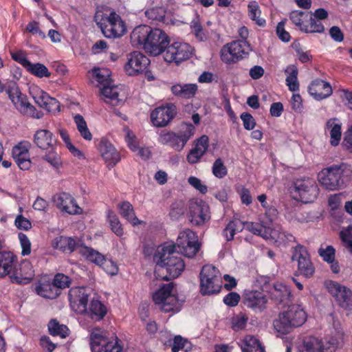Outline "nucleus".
Segmentation results:
<instances>
[{
    "label": "nucleus",
    "instance_id": "nucleus-43",
    "mask_svg": "<svg viewBox=\"0 0 352 352\" xmlns=\"http://www.w3.org/2000/svg\"><path fill=\"white\" fill-rule=\"evenodd\" d=\"M48 330L50 335L65 338L69 336V329L65 324H61L56 319H52L48 323Z\"/></svg>",
    "mask_w": 352,
    "mask_h": 352
},
{
    "label": "nucleus",
    "instance_id": "nucleus-35",
    "mask_svg": "<svg viewBox=\"0 0 352 352\" xmlns=\"http://www.w3.org/2000/svg\"><path fill=\"white\" fill-rule=\"evenodd\" d=\"M78 253L87 261L98 265L104 261V256L91 247L80 243L78 246Z\"/></svg>",
    "mask_w": 352,
    "mask_h": 352
},
{
    "label": "nucleus",
    "instance_id": "nucleus-24",
    "mask_svg": "<svg viewBox=\"0 0 352 352\" xmlns=\"http://www.w3.org/2000/svg\"><path fill=\"white\" fill-rule=\"evenodd\" d=\"M30 143L28 141L20 142L12 150V157L21 170H28L31 166L29 148Z\"/></svg>",
    "mask_w": 352,
    "mask_h": 352
},
{
    "label": "nucleus",
    "instance_id": "nucleus-4",
    "mask_svg": "<svg viewBox=\"0 0 352 352\" xmlns=\"http://www.w3.org/2000/svg\"><path fill=\"white\" fill-rule=\"evenodd\" d=\"M91 73L93 79L102 86L100 88V94L104 102L113 107L122 104L123 99L120 97V89L117 85H111V72L109 69L95 67Z\"/></svg>",
    "mask_w": 352,
    "mask_h": 352
},
{
    "label": "nucleus",
    "instance_id": "nucleus-44",
    "mask_svg": "<svg viewBox=\"0 0 352 352\" xmlns=\"http://www.w3.org/2000/svg\"><path fill=\"white\" fill-rule=\"evenodd\" d=\"M25 69L29 73L38 78H50L51 76V73L49 72L47 67L42 63H32L30 62Z\"/></svg>",
    "mask_w": 352,
    "mask_h": 352
},
{
    "label": "nucleus",
    "instance_id": "nucleus-13",
    "mask_svg": "<svg viewBox=\"0 0 352 352\" xmlns=\"http://www.w3.org/2000/svg\"><path fill=\"white\" fill-rule=\"evenodd\" d=\"M192 47L186 43L174 42L168 44L163 52L164 60L168 63L178 65L182 62L189 59L192 54Z\"/></svg>",
    "mask_w": 352,
    "mask_h": 352
},
{
    "label": "nucleus",
    "instance_id": "nucleus-5",
    "mask_svg": "<svg viewBox=\"0 0 352 352\" xmlns=\"http://www.w3.org/2000/svg\"><path fill=\"white\" fill-rule=\"evenodd\" d=\"M90 346L93 352H122L124 343L116 333L96 329L90 334Z\"/></svg>",
    "mask_w": 352,
    "mask_h": 352
},
{
    "label": "nucleus",
    "instance_id": "nucleus-51",
    "mask_svg": "<svg viewBox=\"0 0 352 352\" xmlns=\"http://www.w3.org/2000/svg\"><path fill=\"white\" fill-rule=\"evenodd\" d=\"M212 172L214 177L222 179L228 175V168L220 157L215 160L212 164Z\"/></svg>",
    "mask_w": 352,
    "mask_h": 352
},
{
    "label": "nucleus",
    "instance_id": "nucleus-40",
    "mask_svg": "<svg viewBox=\"0 0 352 352\" xmlns=\"http://www.w3.org/2000/svg\"><path fill=\"white\" fill-rule=\"evenodd\" d=\"M309 12L293 10L289 14L292 23L301 32H305L307 21L309 19Z\"/></svg>",
    "mask_w": 352,
    "mask_h": 352
},
{
    "label": "nucleus",
    "instance_id": "nucleus-58",
    "mask_svg": "<svg viewBox=\"0 0 352 352\" xmlns=\"http://www.w3.org/2000/svg\"><path fill=\"white\" fill-rule=\"evenodd\" d=\"M18 238L22 248L23 256L29 255L31 253V243L28 236L22 232L19 233Z\"/></svg>",
    "mask_w": 352,
    "mask_h": 352
},
{
    "label": "nucleus",
    "instance_id": "nucleus-52",
    "mask_svg": "<svg viewBox=\"0 0 352 352\" xmlns=\"http://www.w3.org/2000/svg\"><path fill=\"white\" fill-rule=\"evenodd\" d=\"M243 229H245L255 235L263 237L266 236L265 228L259 223L245 221L243 222Z\"/></svg>",
    "mask_w": 352,
    "mask_h": 352
},
{
    "label": "nucleus",
    "instance_id": "nucleus-47",
    "mask_svg": "<svg viewBox=\"0 0 352 352\" xmlns=\"http://www.w3.org/2000/svg\"><path fill=\"white\" fill-rule=\"evenodd\" d=\"M248 7L249 17L259 26H264L266 21L264 19L260 18L261 12L257 2L251 1Z\"/></svg>",
    "mask_w": 352,
    "mask_h": 352
},
{
    "label": "nucleus",
    "instance_id": "nucleus-18",
    "mask_svg": "<svg viewBox=\"0 0 352 352\" xmlns=\"http://www.w3.org/2000/svg\"><path fill=\"white\" fill-rule=\"evenodd\" d=\"M177 113V107L173 103L162 105L151 113V120L156 127L167 126Z\"/></svg>",
    "mask_w": 352,
    "mask_h": 352
},
{
    "label": "nucleus",
    "instance_id": "nucleus-54",
    "mask_svg": "<svg viewBox=\"0 0 352 352\" xmlns=\"http://www.w3.org/2000/svg\"><path fill=\"white\" fill-rule=\"evenodd\" d=\"M145 16L151 21H161L164 19L165 10L162 7H153L145 11Z\"/></svg>",
    "mask_w": 352,
    "mask_h": 352
},
{
    "label": "nucleus",
    "instance_id": "nucleus-25",
    "mask_svg": "<svg viewBox=\"0 0 352 352\" xmlns=\"http://www.w3.org/2000/svg\"><path fill=\"white\" fill-rule=\"evenodd\" d=\"M267 300L261 292L248 291L243 294V305L254 311H262L265 309Z\"/></svg>",
    "mask_w": 352,
    "mask_h": 352
},
{
    "label": "nucleus",
    "instance_id": "nucleus-17",
    "mask_svg": "<svg viewBox=\"0 0 352 352\" xmlns=\"http://www.w3.org/2000/svg\"><path fill=\"white\" fill-rule=\"evenodd\" d=\"M325 285L329 293L335 298L340 307L352 311V291L351 289L334 280L327 281Z\"/></svg>",
    "mask_w": 352,
    "mask_h": 352
},
{
    "label": "nucleus",
    "instance_id": "nucleus-64",
    "mask_svg": "<svg viewBox=\"0 0 352 352\" xmlns=\"http://www.w3.org/2000/svg\"><path fill=\"white\" fill-rule=\"evenodd\" d=\"M208 137L206 135L201 136L197 140L193 149H197L204 155L208 148Z\"/></svg>",
    "mask_w": 352,
    "mask_h": 352
},
{
    "label": "nucleus",
    "instance_id": "nucleus-12",
    "mask_svg": "<svg viewBox=\"0 0 352 352\" xmlns=\"http://www.w3.org/2000/svg\"><path fill=\"white\" fill-rule=\"evenodd\" d=\"M176 245L179 251L188 258L196 256L201 248L197 234L190 229H185L179 232Z\"/></svg>",
    "mask_w": 352,
    "mask_h": 352
},
{
    "label": "nucleus",
    "instance_id": "nucleus-39",
    "mask_svg": "<svg viewBox=\"0 0 352 352\" xmlns=\"http://www.w3.org/2000/svg\"><path fill=\"white\" fill-rule=\"evenodd\" d=\"M80 245L72 237L60 236L56 239V249L66 253H72L75 250L78 251V246Z\"/></svg>",
    "mask_w": 352,
    "mask_h": 352
},
{
    "label": "nucleus",
    "instance_id": "nucleus-20",
    "mask_svg": "<svg viewBox=\"0 0 352 352\" xmlns=\"http://www.w3.org/2000/svg\"><path fill=\"white\" fill-rule=\"evenodd\" d=\"M89 296V290L85 287H72L68 294L72 309L74 311L82 314L87 311Z\"/></svg>",
    "mask_w": 352,
    "mask_h": 352
},
{
    "label": "nucleus",
    "instance_id": "nucleus-61",
    "mask_svg": "<svg viewBox=\"0 0 352 352\" xmlns=\"http://www.w3.org/2000/svg\"><path fill=\"white\" fill-rule=\"evenodd\" d=\"M241 299L240 295L234 292H231L226 295L223 299V302L228 307H236Z\"/></svg>",
    "mask_w": 352,
    "mask_h": 352
},
{
    "label": "nucleus",
    "instance_id": "nucleus-28",
    "mask_svg": "<svg viewBox=\"0 0 352 352\" xmlns=\"http://www.w3.org/2000/svg\"><path fill=\"white\" fill-rule=\"evenodd\" d=\"M98 150L109 166L113 167L120 160L119 153L107 139L103 138L100 140Z\"/></svg>",
    "mask_w": 352,
    "mask_h": 352
},
{
    "label": "nucleus",
    "instance_id": "nucleus-48",
    "mask_svg": "<svg viewBox=\"0 0 352 352\" xmlns=\"http://www.w3.org/2000/svg\"><path fill=\"white\" fill-rule=\"evenodd\" d=\"M242 352H254L257 346H263L260 341L253 336H247L240 344Z\"/></svg>",
    "mask_w": 352,
    "mask_h": 352
},
{
    "label": "nucleus",
    "instance_id": "nucleus-26",
    "mask_svg": "<svg viewBox=\"0 0 352 352\" xmlns=\"http://www.w3.org/2000/svg\"><path fill=\"white\" fill-rule=\"evenodd\" d=\"M308 92L314 99L322 100L329 98L332 94L333 89L329 82L316 78L309 84Z\"/></svg>",
    "mask_w": 352,
    "mask_h": 352
},
{
    "label": "nucleus",
    "instance_id": "nucleus-11",
    "mask_svg": "<svg viewBox=\"0 0 352 352\" xmlns=\"http://www.w3.org/2000/svg\"><path fill=\"white\" fill-rule=\"evenodd\" d=\"M250 47V45L247 41H234L221 48V59L226 64L235 63L249 54Z\"/></svg>",
    "mask_w": 352,
    "mask_h": 352
},
{
    "label": "nucleus",
    "instance_id": "nucleus-2",
    "mask_svg": "<svg viewBox=\"0 0 352 352\" xmlns=\"http://www.w3.org/2000/svg\"><path fill=\"white\" fill-rule=\"evenodd\" d=\"M154 259L157 262L155 274L162 280L176 278L185 269L184 261L176 251V245L174 244L163 246L157 250Z\"/></svg>",
    "mask_w": 352,
    "mask_h": 352
},
{
    "label": "nucleus",
    "instance_id": "nucleus-14",
    "mask_svg": "<svg viewBox=\"0 0 352 352\" xmlns=\"http://www.w3.org/2000/svg\"><path fill=\"white\" fill-rule=\"evenodd\" d=\"M291 193L294 194L295 199L307 204L314 201L318 195L319 190L311 179H298L294 182Z\"/></svg>",
    "mask_w": 352,
    "mask_h": 352
},
{
    "label": "nucleus",
    "instance_id": "nucleus-50",
    "mask_svg": "<svg viewBox=\"0 0 352 352\" xmlns=\"http://www.w3.org/2000/svg\"><path fill=\"white\" fill-rule=\"evenodd\" d=\"M309 19L307 21L305 33H322L324 31L322 23L314 18L311 12H309Z\"/></svg>",
    "mask_w": 352,
    "mask_h": 352
},
{
    "label": "nucleus",
    "instance_id": "nucleus-36",
    "mask_svg": "<svg viewBox=\"0 0 352 352\" xmlns=\"http://www.w3.org/2000/svg\"><path fill=\"white\" fill-rule=\"evenodd\" d=\"M118 209L121 216L133 226L140 225L143 223L135 215L132 204L127 201H124L118 204Z\"/></svg>",
    "mask_w": 352,
    "mask_h": 352
},
{
    "label": "nucleus",
    "instance_id": "nucleus-1",
    "mask_svg": "<svg viewBox=\"0 0 352 352\" xmlns=\"http://www.w3.org/2000/svg\"><path fill=\"white\" fill-rule=\"evenodd\" d=\"M131 40L133 45L153 56L163 53L170 43L169 36L163 30L146 25L135 27L131 34Z\"/></svg>",
    "mask_w": 352,
    "mask_h": 352
},
{
    "label": "nucleus",
    "instance_id": "nucleus-19",
    "mask_svg": "<svg viewBox=\"0 0 352 352\" xmlns=\"http://www.w3.org/2000/svg\"><path fill=\"white\" fill-rule=\"evenodd\" d=\"M188 217L192 225L203 226L210 219V208L203 201L190 202L188 206Z\"/></svg>",
    "mask_w": 352,
    "mask_h": 352
},
{
    "label": "nucleus",
    "instance_id": "nucleus-30",
    "mask_svg": "<svg viewBox=\"0 0 352 352\" xmlns=\"http://www.w3.org/2000/svg\"><path fill=\"white\" fill-rule=\"evenodd\" d=\"M107 314V307L100 300L92 299L87 306V311L82 314H86L92 320L101 321Z\"/></svg>",
    "mask_w": 352,
    "mask_h": 352
},
{
    "label": "nucleus",
    "instance_id": "nucleus-27",
    "mask_svg": "<svg viewBox=\"0 0 352 352\" xmlns=\"http://www.w3.org/2000/svg\"><path fill=\"white\" fill-rule=\"evenodd\" d=\"M35 292L40 296L47 299H55L58 297V289H56L52 278L47 276L41 277L34 284Z\"/></svg>",
    "mask_w": 352,
    "mask_h": 352
},
{
    "label": "nucleus",
    "instance_id": "nucleus-59",
    "mask_svg": "<svg viewBox=\"0 0 352 352\" xmlns=\"http://www.w3.org/2000/svg\"><path fill=\"white\" fill-rule=\"evenodd\" d=\"M240 118L243 121V124L245 129L250 131L255 127V119L250 113L243 112L241 114Z\"/></svg>",
    "mask_w": 352,
    "mask_h": 352
},
{
    "label": "nucleus",
    "instance_id": "nucleus-10",
    "mask_svg": "<svg viewBox=\"0 0 352 352\" xmlns=\"http://www.w3.org/2000/svg\"><path fill=\"white\" fill-rule=\"evenodd\" d=\"M97 25L100 28L103 35L109 38H120L126 32V25L120 16L115 12H111L109 15L102 16Z\"/></svg>",
    "mask_w": 352,
    "mask_h": 352
},
{
    "label": "nucleus",
    "instance_id": "nucleus-9",
    "mask_svg": "<svg viewBox=\"0 0 352 352\" xmlns=\"http://www.w3.org/2000/svg\"><path fill=\"white\" fill-rule=\"evenodd\" d=\"M200 293L203 296L217 294L221 288L222 280L219 271L211 265H204L200 272Z\"/></svg>",
    "mask_w": 352,
    "mask_h": 352
},
{
    "label": "nucleus",
    "instance_id": "nucleus-55",
    "mask_svg": "<svg viewBox=\"0 0 352 352\" xmlns=\"http://www.w3.org/2000/svg\"><path fill=\"white\" fill-rule=\"evenodd\" d=\"M248 320V316L240 312L232 319V328L234 331H240L246 327Z\"/></svg>",
    "mask_w": 352,
    "mask_h": 352
},
{
    "label": "nucleus",
    "instance_id": "nucleus-3",
    "mask_svg": "<svg viewBox=\"0 0 352 352\" xmlns=\"http://www.w3.org/2000/svg\"><path fill=\"white\" fill-rule=\"evenodd\" d=\"M307 318V314L300 305H292L279 314L278 318L273 321V326L278 333L286 335L294 328L302 326Z\"/></svg>",
    "mask_w": 352,
    "mask_h": 352
},
{
    "label": "nucleus",
    "instance_id": "nucleus-53",
    "mask_svg": "<svg viewBox=\"0 0 352 352\" xmlns=\"http://www.w3.org/2000/svg\"><path fill=\"white\" fill-rule=\"evenodd\" d=\"M340 238L349 251L352 253V224L341 230Z\"/></svg>",
    "mask_w": 352,
    "mask_h": 352
},
{
    "label": "nucleus",
    "instance_id": "nucleus-29",
    "mask_svg": "<svg viewBox=\"0 0 352 352\" xmlns=\"http://www.w3.org/2000/svg\"><path fill=\"white\" fill-rule=\"evenodd\" d=\"M34 144L41 149H53L56 144V140L53 133L47 129H40L34 135Z\"/></svg>",
    "mask_w": 352,
    "mask_h": 352
},
{
    "label": "nucleus",
    "instance_id": "nucleus-8",
    "mask_svg": "<svg viewBox=\"0 0 352 352\" xmlns=\"http://www.w3.org/2000/svg\"><path fill=\"white\" fill-rule=\"evenodd\" d=\"M318 182L329 190H336L346 185L348 176L340 166L333 165L322 169L318 175Z\"/></svg>",
    "mask_w": 352,
    "mask_h": 352
},
{
    "label": "nucleus",
    "instance_id": "nucleus-38",
    "mask_svg": "<svg viewBox=\"0 0 352 352\" xmlns=\"http://www.w3.org/2000/svg\"><path fill=\"white\" fill-rule=\"evenodd\" d=\"M271 296L276 302L283 303L290 300L292 292L289 287L287 285L282 283H276L274 286Z\"/></svg>",
    "mask_w": 352,
    "mask_h": 352
},
{
    "label": "nucleus",
    "instance_id": "nucleus-22",
    "mask_svg": "<svg viewBox=\"0 0 352 352\" xmlns=\"http://www.w3.org/2000/svg\"><path fill=\"white\" fill-rule=\"evenodd\" d=\"M149 58L140 52H133L129 55L125 70L129 76H134L145 72L150 65Z\"/></svg>",
    "mask_w": 352,
    "mask_h": 352
},
{
    "label": "nucleus",
    "instance_id": "nucleus-56",
    "mask_svg": "<svg viewBox=\"0 0 352 352\" xmlns=\"http://www.w3.org/2000/svg\"><path fill=\"white\" fill-rule=\"evenodd\" d=\"M100 266L107 274L114 276L118 274L119 268L117 263L113 261L111 259H107L106 257H104V261H102L101 264H99Z\"/></svg>",
    "mask_w": 352,
    "mask_h": 352
},
{
    "label": "nucleus",
    "instance_id": "nucleus-23",
    "mask_svg": "<svg viewBox=\"0 0 352 352\" xmlns=\"http://www.w3.org/2000/svg\"><path fill=\"white\" fill-rule=\"evenodd\" d=\"M34 102L41 108L49 112L60 111V103L55 98L51 97L47 92L38 87L30 89Z\"/></svg>",
    "mask_w": 352,
    "mask_h": 352
},
{
    "label": "nucleus",
    "instance_id": "nucleus-34",
    "mask_svg": "<svg viewBox=\"0 0 352 352\" xmlns=\"http://www.w3.org/2000/svg\"><path fill=\"white\" fill-rule=\"evenodd\" d=\"M286 75L285 84L290 91L296 92L299 91L300 83L298 79V69L296 65H289L285 69Z\"/></svg>",
    "mask_w": 352,
    "mask_h": 352
},
{
    "label": "nucleus",
    "instance_id": "nucleus-49",
    "mask_svg": "<svg viewBox=\"0 0 352 352\" xmlns=\"http://www.w3.org/2000/svg\"><path fill=\"white\" fill-rule=\"evenodd\" d=\"M186 211V205L182 200L174 201L170 208L169 216L172 219L177 220L182 217Z\"/></svg>",
    "mask_w": 352,
    "mask_h": 352
},
{
    "label": "nucleus",
    "instance_id": "nucleus-32",
    "mask_svg": "<svg viewBox=\"0 0 352 352\" xmlns=\"http://www.w3.org/2000/svg\"><path fill=\"white\" fill-rule=\"evenodd\" d=\"M198 90V86L195 83H178L170 87L172 94L179 98L190 99L193 98Z\"/></svg>",
    "mask_w": 352,
    "mask_h": 352
},
{
    "label": "nucleus",
    "instance_id": "nucleus-41",
    "mask_svg": "<svg viewBox=\"0 0 352 352\" xmlns=\"http://www.w3.org/2000/svg\"><path fill=\"white\" fill-rule=\"evenodd\" d=\"M243 230V222L239 219L230 221L223 230V235L226 241H230L234 239V235Z\"/></svg>",
    "mask_w": 352,
    "mask_h": 352
},
{
    "label": "nucleus",
    "instance_id": "nucleus-21",
    "mask_svg": "<svg viewBox=\"0 0 352 352\" xmlns=\"http://www.w3.org/2000/svg\"><path fill=\"white\" fill-rule=\"evenodd\" d=\"M52 201L62 212L69 214H80L82 212V209L78 206L75 199L69 193H56L53 196Z\"/></svg>",
    "mask_w": 352,
    "mask_h": 352
},
{
    "label": "nucleus",
    "instance_id": "nucleus-33",
    "mask_svg": "<svg viewBox=\"0 0 352 352\" xmlns=\"http://www.w3.org/2000/svg\"><path fill=\"white\" fill-rule=\"evenodd\" d=\"M301 352H332V349L325 346L321 339L309 336L303 340Z\"/></svg>",
    "mask_w": 352,
    "mask_h": 352
},
{
    "label": "nucleus",
    "instance_id": "nucleus-62",
    "mask_svg": "<svg viewBox=\"0 0 352 352\" xmlns=\"http://www.w3.org/2000/svg\"><path fill=\"white\" fill-rule=\"evenodd\" d=\"M14 224L16 227L19 230H29L32 228V223L27 218L24 217L22 214L16 216Z\"/></svg>",
    "mask_w": 352,
    "mask_h": 352
},
{
    "label": "nucleus",
    "instance_id": "nucleus-57",
    "mask_svg": "<svg viewBox=\"0 0 352 352\" xmlns=\"http://www.w3.org/2000/svg\"><path fill=\"white\" fill-rule=\"evenodd\" d=\"M318 252L322 260L327 263L332 262L336 256V250L332 245H327L325 248L320 247Z\"/></svg>",
    "mask_w": 352,
    "mask_h": 352
},
{
    "label": "nucleus",
    "instance_id": "nucleus-15",
    "mask_svg": "<svg viewBox=\"0 0 352 352\" xmlns=\"http://www.w3.org/2000/svg\"><path fill=\"white\" fill-rule=\"evenodd\" d=\"M14 109H16L21 114L39 119L43 116V113L38 111L36 107L32 105L26 94H23L17 85L14 91L8 97Z\"/></svg>",
    "mask_w": 352,
    "mask_h": 352
},
{
    "label": "nucleus",
    "instance_id": "nucleus-6",
    "mask_svg": "<svg viewBox=\"0 0 352 352\" xmlns=\"http://www.w3.org/2000/svg\"><path fill=\"white\" fill-rule=\"evenodd\" d=\"M173 283L164 284L153 295V302L164 313L175 314L182 309V301H180L177 296L173 294Z\"/></svg>",
    "mask_w": 352,
    "mask_h": 352
},
{
    "label": "nucleus",
    "instance_id": "nucleus-37",
    "mask_svg": "<svg viewBox=\"0 0 352 352\" xmlns=\"http://www.w3.org/2000/svg\"><path fill=\"white\" fill-rule=\"evenodd\" d=\"M326 128L329 130L331 144L333 146H338L342 135L341 124L337 118H331L327 121Z\"/></svg>",
    "mask_w": 352,
    "mask_h": 352
},
{
    "label": "nucleus",
    "instance_id": "nucleus-63",
    "mask_svg": "<svg viewBox=\"0 0 352 352\" xmlns=\"http://www.w3.org/2000/svg\"><path fill=\"white\" fill-rule=\"evenodd\" d=\"M188 344V341L184 339L181 336H176L173 338V343L172 345V352H178L180 350L188 351V348H185L186 344Z\"/></svg>",
    "mask_w": 352,
    "mask_h": 352
},
{
    "label": "nucleus",
    "instance_id": "nucleus-16",
    "mask_svg": "<svg viewBox=\"0 0 352 352\" xmlns=\"http://www.w3.org/2000/svg\"><path fill=\"white\" fill-rule=\"evenodd\" d=\"M292 261H297L298 272L300 275L307 278L314 276L315 267L306 247L300 244L294 247L292 250Z\"/></svg>",
    "mask_w": 352,
    "mask_h": 352
},
{
    "label": "nucleus",
    "instance_id": "nucleus-42",
    "mask_svg": "<svg viewBox=\"0 0 352 352\" xmlns=\"http://www.w3.org/2000/svg\"><path fill=\"white\" fill-rule=\"evenodd\" d=\"M107 218L111 231L116 236H122L124 234V229L117 214L112 210L109 209L107 211Z\"/></svg>",
    "mask_w": 352,
    "mask_h": 352
},
{
    "label": "nucleus",
    "instance_id": "nucleus-45",
    "mask_svg": "<svg viewBox=\"0 0 352 352\" xmlns=\"http://www.w3.org/2000/svg\"><path fill=\"white\" fill-rule=\"evenodd\" d=\"M74 119L80 135L85 140H91L92 134L91 133L84 118L81 115L77 114L74 116Z\"/></svg>",
    "mask_w": 352,
    "mask_h": 352
},
{
    "label": "nucleus",
    "instance_id": "nucleus-31",
    "mask_svg": "<svg viewBox=\"0 0 352 352\" xmlns=\"http://www.w3.org/2000/svg\"><path fill=\"white\" fill-rule=\"evenodd\" d=\"M16 257L10 251L4 250L0 254V277H5L14 272Z\"/></svg>",
    "mask_w": 352,
    "mask_h": 352
},
{
    "label": "nucleus",
    "instance_id": "nucleus-7",
    "mask_svg": "<svg viewBox=\"0 0 352 352\" xmlns=\"http://www.w3.org/2000/svg\"><path fill=\"white\" fill-rule=\"evenodd\" d=\"M195 130V128L192 124L184 123L178 134L173 131H162L160 134L159 142L164 145H169L177 151H181L193 135Z\"/></svg>",
    "mask_w": 352,
    "mask_h": 352
},
{
    "label": "nucleus",
    "instance_id": "nucleus-60",
    "mask_svg": "<svg viewBox=\"0 0 352 352\" xmlns=\"http://www.w3.org/2000/svg\"><path fill=\"white\" fill-rule=\"evenodd\" d=\"M276 34L280 40L285 43H287L291 39V36L288 32L285 29V21H280L276 26Z\"/></svg>",
    "mask_w": 352,
    "mask_h": 352
},
{
    "label": "nucleus",
    "instance_id": "nucleus-46",
    "mask_svg": "<svg viewBox=\"0 0 352 352\" xmlns=\"http://www.w3.org/2000/svg\"><path fill=\"white\" fill-rule=\"evenodd\" d=\"M53 285L56 287V289H58L57 292L58 293V296L61 294V290L69 288L72 283L71 278L64 274L58 273L56 274L54 278L52 279Z\"/></svg>",
    "mask_w": 352,
    "mask_h": 352
}]
</instances>
